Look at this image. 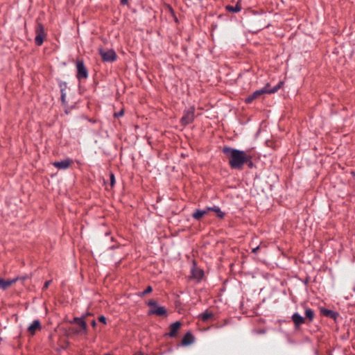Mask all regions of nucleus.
I'll use <instances>...</instances> for the list:
<instances>
[{"label":"nucleus","instance_id":"nucleus-35","mask_svg":"<svg viewBox=\"0 0 355 355\" xmlns=\"http://www.w3.org/2000/svg\"><path fill=\"white\" fill-rule=\"evenodd\" d=\"M259 246H257L255 248H254L252 250V252L254 253V254H257L259 250Z\"/></svg>","mask_w":355,"mask_h":355},{"label":"nucleus","instance_id":"nucleus-22","mask_svg":"<svg viewBox=\"0 0 355 355\" xmlns=\"http://www.w3.org/2000/svg\"><path fill=\"white\" fill-rule=\"evenodd\" d=\"M245 164H246L250 168L254 167V164L252 161V157L250 155L247 154L245 157V162H244V165Z\"/></svg>","mask_w":355,"mask_h":355},{"label":"nucleus","instance_id":"nucleus-23","mask_svg":"<svg viewBox=\"0 0 355 355\" xmlns=\"http://www.w3.org/2000/svg\"><path fill=\"white\" fill-rule=\"evenodd\" d=\"M80 331H74L75 334H80V333H83L84 334H87V324L86 323V322H83V323L80 325Z\"/></svg>","mask_w":355,"mask_h":355},{"label":"nucleus","instance_id":"nucleus-4","mask_svg":"<svg viewBox=\"0 0 355 355\" xmlns=\"http://www.w3.org/2000/svg\"><path fill=\"white\" fill-rule=\"evenodd\" d=\"M35 32L36 34L35 38V42L36 45L41 46L42 45L44 38L46 37V33L44 31V27L43 24L40 22H37L35 27Z\"/></svg>","mask_w":355,"mask_h":355},{"label":"nucleus","instance_id":"nucleus-34","mask_svg":"<svg viewBox=\"0 0 355 355\" xmlns=\"http://www.w3.org/2000/svg\"><path fill=\"white\" fill-rule=\"evenodd\" d=\"M81 317H75L72 321H70L71 323H78V321L80 320Z\"/></svg>","mask_w":355,"mask_h":355},{"label":"nucleus","instance_id":"nucleus-6","mask_svg":"<svg viewBox=\"0 0 355 355\" xmlns=\"http://www.w3.org/2000/svg\"><path fill=\"white\" fill-rule=\"evenodd\" d=\"M76 69L77 73L76 78L78 80H81L83 79H86L88 78V70L87 67L85 66L84 62L83 60H78L76 62Z\"/></svg>","mask_w":355,"mask_h":355},{"label":"nucleus","instance_id":"nucleus-25","mask_svg":"<svg viewBox=\"0 0 355 355\" xmlns=\"http://www.w3.org/2000/svg\"><path fill=\"white\" fill-rule=\"evenodd\" d=\"M60 100H61L62 105L64 107H67V102L66 101V92H65L60 93Z\"/></svg>","mask_w":355,"mask_h":355},{"label":"nucleus","instance_id":"nucleus-14","mask_svg":"<svg viewBox=\"0 0 355 355\" xmlns=\"http://www.w3.org/2000/svg\"><path fill=\"white\" fill-rule=\"evenodd\" d=\"M17 282H18V279H10L6 280L0 277V289L5 291Z\"/></svg>","mask_w":355,"mask_h":355},{"label":"nucleus","instance_id":"nucleus-42","mask_svg":"<svg viewBox=\"0 0 355 355\" xmlns=\"http://www.w3.org/2000/svg\"><path fill=\"white\" fill-rule=\"evenodd\" d=\"M104 355H111V354H104Z\"/></svg>","mask_w":355,"mask_h":355},{"label":"nucleus","instance_id":"nucleus-37","mask_svg":"<svg viewBox=\"0 0 355 355\" xmlns=\"http://www.w3.org/2000/svg\"><path fill=\"white\" fill-rule=\"evenodd\" d=\"M309 279H310V277H306L304 280H303V283L305 284V285H307L308 283L309 282Z\"/></svg>","mask_w":355,"mask_h":355},{"label":"nucleus","instance_id":"nucleus-17","mask_svg":"<svg viewBox=\"0 0 355 355\" xmlns=\"http://www.w3.org/2000/svg\"><path fill=\"white\" fill-rule=\"evenodd\" d=\"M284 85V81H279L275 87L269 88L270 84L267 83L263 88H266V94H275Z\"/></svg>","mask_w":355,"mask_h":355},{"label":"nucleus","instance_id":"nucleus-21","mask_svg":"<svg viewBox=\"0 0 355 355\" xmlns=\"http://www.w3.org/2000/svg\"><path fill=\"white\" fill-rule=\"evenodd\" d=\"M214 317V314L212 312L208 311L206 310L203 313H200L199 318L203 321H207L209 319Z\"/></svg>","mask_w":355,"mask_h":355},{"label":"nucleus","instance_id":"nucleus-13","mask_svg":"<svg viewBox=\"0 0 355 355\" xmlns=\"http://www.w3.org/2000/svg\"><path fill=\"white\" fill-rule=\"evenodd\" d=\"M195 337L191 331H187L183 336L181 342L182 346H188L193 343Z\"/></svg>","mask_w":355,"mask_h":355},{"label":"nucleus","instance_id":"nucleus-18","mask_svg":"<svg viewBox=\"0 0 355 355\" xmlns=\"http://www.w3.org/2000/svg\"><path fill=\"white\" fill-rule=\"evenodd\" d=\"M241 9H242V7H241V0H239L236 2V6H231V5H227L225 6L226 11L230 12H233V13L239 12L241 10Z\"/></svg>","mask_w":355,"mask_h":355},{"label":"nucleus","instance_id":"nucleus-32","mask_svg":"<svg viewBox=\"0 0 355 355\" xmlns=\"http://www.w3.org/2000/svg\"><path fill=\"white\" fill-rule=\"evenodd\" d=\"M51 283V280L46 281L43 286L42 290L44 291L47 289Z\"/></svg>","mask_w":355,"mask_h":355},{"label":"nucleus","instance_id":"nucleus-38","mask_svg":"<svg viewBox=\"0 0 355 355\" xmlns=\"http://www.w3.org/2000/svg\"><path fill=\"white\" fill-rule=\"evenodd\" d=\"M83 318H84V316L81 317L80 320L78 321L77 324H78L80 326L83 323V322H85Z\"/></svg>","mask_w":355,"mask_h":355},{"label":"nucleus","instance_id":"nucleus-41","mask_svg":"<svg viewBox=\"0 0 355 355\" xmlns=\"http://www.w3.org/2000/svg\"><path fill=\"white\" fill-rule=\"evenodd\" d=\"M133 355H143V354L141 352H137L135 354H134Z\"/></svg>","mask_w":355,"mask_h":355},{"label":"nucleus","instance_id":"nucleus-15","mask_svg":"<svg viewBox=\"0 0 355 355\" xmlns=\"http://www.w3.org/2000/svg\"><path fill=\"white\" fill-rule=\"evenodd\" d=\"M41 329V323L39 320H35L28 327V331L32 335H35L37 330Z\"/></svg>","mask_w":355,"mask_h":355},{"label":"nucleus","instance_id":"nucleus-40","mask_svg":"<svg viewBox=\"0 0 355 355\" xmlns=\"http://www.w3.org/2000/svg\"><path fill=\"white\" fill-rule=\"evenodd\" d=\"M91 324L93 327H95L97 324L96 320H93L92 322H91Z\"/></svg>","mask_w":355,"mask_h":355},{"label":"nucleus","instance_id":"nucleus-5","mask_svg":"<svg viewBox=\"0 0 355 355\" xmlns=\"http://www.w3.org/2000/svg\"><path fill=\"white\" fill-rule=\"evenodd\" d=\"M98 53L101 56L102 60L107 62H113L116 60L117 55L114 49H108L107 51L103 49H98Z\"/></svg>","mask_w":355,"mask_h":355},{"label":"nucleus","instance_id":"nucleus-36","mask_svg":"<svg viewBox=\"0 0 355 355\" xmlns=\"http://www.w3.org/2000/svg\"><path fill=\"white\" fill-rule=\"evenodd\" d=\"M120 3L123 6L128 5V0H120Z\"/></svg>","mask_w":355,"mask_h":355},{"label":"nucleus","instance_id":"nucleus-26","mask_svg":"<svg viewBox=\"0 0 355 355\" xmlns=\"http://www.w3.org/2000/svg\"><path fill=\"white\" fill-rule=\"evenodd\" d=\"M152 291H153V288H152V286H148L146 287V288L144 291H142L141 293H140L139 294V295L140 297H143V296H144V295H147V294L150 293Z\"/></svg>","mask_w":355,"mask_h":355},{"label":"nucleus","instance_id":"nucleus-19","mask_svg":"<svg viewBox=\"0 0 355 355\" xmlns=\"http://www.w3.org/2000/svg\"><path fill=\"white\" fill-rule=\"evenodd\" d=\"M207 214V210L196 209L193 214L192 217L196 220H200Z\"/></svg>","mask_w":355,"mask_h":355},{"label":"nucleus","instance_id":"nucleus-16","mask_svg":"<svg viewBox=\"0 0 355 355\" xmlns=\"http://www.w3.org/2000/svg\"><path fill=\"white\" fill-rule=\"evenodd\" d=\"M284 85V81H279L275 87L269 88L270 84L267 83L263 88H266V94H275Z\"/></svg>","mask_w":355,"mask_h":355},{"label":"nucleus","instance_id":"nucleus-12","mask_svg":"<svg viewBox=\"0 0 355 355\" xmlns=\"http://www.w3.org/2000/svg\"><path fill=\"white\" fill-rule=\"evenodd\" d=\"M320 313L322 315L333 319L334 320H336L338 317L339 316V313L337 311H334L330 309H327L325 308H320Z\"/></svg>","mask_w":355,"mask_h":355},{"label":"nucleus","instance_id":"nucleus-1","mask_svg":"<svg viewBox=\"0 0 355 355\" xmlns=\"http://www.w3.org/2000/svg\"><path fill=\"white\" fill-rule=\"evenodd\" d=\"M222 152L228 158L229 166L232 169H243L247 155L245 151L225 146L222 148Z\"/></svg>","mask_w":355,"mask_h":355},{"label":"nucleus","instance_id":"nucleus-9","mask_svg":"<svg viewBox=\"0 0 355 355\" xmlns=\"http://www.w3.org/2000/svg\"><path fill=\"white\" fill-rule=\"evenodd\" d=\"M266 88H262L261 89H258V90H256L254 91L252 94L248 96L245 100H244V102L246 103V104H250L254 100L257 99V98H259L261 95L263 94H266Z\"/></svg>","mask_w":355,"mask_h":355},{"label":"nucleus","instance_id":"nucleus-29","mask_svg":"<svg viewBox=\"0 0 355 355\" xmlns=\"http://www.w3.org/2000/svg\"><path fill=\"white\" fill-rule=\"evenodd\" d=\"M110 186L112 187L115 184V176L114 174L111 173L110 175Z\"/></svg>","mask_w":355,"mask_h":355},{"label":"nucleus","instance_id":"nucleus-24","mask_svg":"<svg viewBox=\"0 0 355 355\" xmlns=\"http://www.w3.org/2000/svg\"><path fill=\"white\" fill-rule=\"evenodd\" d=\"M214 211L216 213L217 216L219 218H223L225 217V213L221 211L220 208L218 206H214Z\"/></svg>","mask_w":355,"mask_h":355},{"label":"nucleus","instance_id":"nucleus-7","mask_svg":"<svg viewBox=\"0 0 355 355\" xmlns=\"http://www.w3.org/2000/svg\"><path fill=\"white\" fill-rule=\"evenodd\" d=\"M191 278L197 279L198 282L202 279L204 277V270L197 267L195 261H193V265L191 268Z\"/></svg>","mask_w":355,"mask_h":355},{"label":"nucleus","instance_id":"nucleus-31","mask_svg":"<svg viewBox=\"0 0 355 355\" xmlns=\"http://www.w3.org/2000/svg\"><path fill=\"white\" fill-rule=\"evenodd\" d=\"M98 319L100 322L103 324L107 323V318L104 315H100Z\"/></svg>","mask_w":355,"mask_h":355},{"label":"nucleus","instance_id":"nucleus-8","mask_svg":"<svg viewBox=\"0 0 355 355\" xmlns=\"http://www.w3.org/2000/svg\"><path fill=\"white\" fill-rule=\"evenodd\" d=\"M182 323L180 321H176L170 324L169 329L170 331L165 334V336H168L170 338H175L177 336L178 330L180 329Z\"/></svg>","mask_w":355,"mask_h":355},{"label":"nucleus","instance_id":"nucleus-20","mask_svg":"<svg viewBox=\"0 0 355 355\" xmlns=\"http://www.w3.org/2000/svg\"><path fill=\"white\" fill-rule=\"evenodd\" d=\"M315 317V313L314 311L310 309L306 308L305 309V320H307V323H309L313 321Z\"/></svg>","mask_w":355,"mask_h":355},{"label":"nucleus","instance_id":"nucleus-27","mask_svg":"<svg viewBox=\"0 0 355 355\" xmlns=\"http://www.w3.org/2000/svg\"><path fill=\"white\" fill-rule=\"evenodd\" d=\"M58 85H59L60 89V93L65 92V90L67 89V83L66 82L59 80Z\"/></svg>","mask_w":355,"mask_h":355},{"label":"nucleus","instance_id":"nucleus-11","mask_svg":"<svg viewBox=\"0 0 355 355\" xmlns=\"http://www.w3.org/2000/svg\"><path fill=\"white\" fill-rule=\"evenodd\" d=\"M291 319L294 323L295 329H298L302 324L306 322L305 318L298 313H294L291 316Z\"/></svg>","mask_w":355,"mask_h":355},{"label":"nucleus","instance_id":"nucleus-30","mask_svg":"<svg viewBox=\"0 0 355 355\" xmlns=\"http://www.w3.org/2000/svg\"><path fill=\"white\" fill-rule=\"evenodd\" d=\"M123 114H124V111H123V110H120V111H119V112H115V113L114 114V116L115 118H119V117H120V116H122Z\"/></svg>","mask_w":355,"mask_h":355},{"label":"nucleus","instance_id":"nucleus-10","mask_svg":"<svg viewBox=\"0 0 355 355\" xmlns=\"http://www.w3.org/2000/svg\"><path fill=\"white\" fill-rule=\"evenodd\" d=\"M73 161L70 158H67L65 159L59 161V162H55L53 165L60 170H65L68 168L71 164H72Z\"/></svg>","mask_w":355,"mask_h":355},{"label":"nucleus","instance_id":"nucleus-3","mask_svg":"<svg viewBox=\"0 0 355 355\" xmlns=\"http://www.w3.org/2000/svg\"><path fill=\"white\" fill-rule=\"evenodd\" d=\"M195 111L196 108L194 106H191L189 108L183 111V115L180 121L182 126L185 127L194 121Z\"/></svg>","mask_w":355,"mask_h":355},{"label":"nucleus","instance_id":"nucleus-39","mask_svg":"<svg viewBox=\"0 0 355 355\" xmlns=\"http://www.w3.org/2000/svg\"><path fill=\"white\" fill-rule=\"evenodd\" d=\"M214 207H207V209L205 210H207V213L209 211H214Z\"/></svg>","mask_w":355,"mask_h":355},{"label":"nucleus","instance_id":"nucleus-33","mask_svg":"<svg viewBox=\"0 0 355 355\" xmlns=\"http://www.w3.org/2000/svg\"><path fill=\"white\" fill-rule=\"evenodd\" d=\"M28 278V276L27 275H24V276H18V277H15L14 279H18V281L19 280H25Z\"/></svg>","mask_w":355,"mask_h":355},{"label":"nucleus","instance_id":"nucleus-28","mask_svg":"<svg viewBox=\"0 0 355 355\" xmlns=\"http://www.w3.org/2000/svg\"><path fill=\"white\" fill-rule=\"evenodd\" d=\"M166 8H167V10L169 12V13L175 17V21H178V18L175 17V11L173 10V8H172V6L170 5V4H167L166 5Z\"/></svg>","mask_w":355,"mask_h":355},{"label":"nucleus","instance_id":"nucleus-2","mask_svg":"<svg viewBox=\"0 0 355 355\" xmlns=\"http://www.w3.org/2000/svg\"><path fill=\"white\" fill-rule=\"evenodd\" d=\"M147 305L150 307L148 315H156L158 316H166L167 311L164 306H159L155 300H150L147 302Z\"/></svg>","mask_w":355,"mask_h":355}]
</instances>
